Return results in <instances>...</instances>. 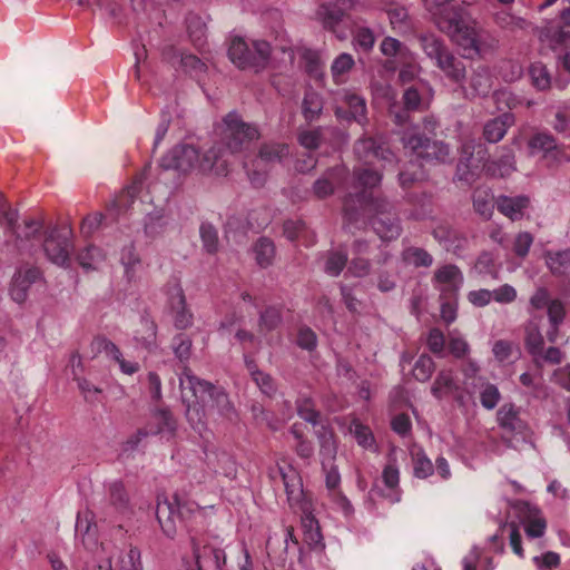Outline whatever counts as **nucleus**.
<instances>
[{"mask_svg":"<svg viewBox=\"0 0 570 570\" xmlns=\"http://www.w3.org/2000/svg\"><path fill=\"white\" fill-rule=\"evenodd\" d=\"M514 124L515 116L512 112H503L484 124L482 137L490 144L499 142Z\"/></svg>","mask_w":570,"mask_h":570,"instance_id":"15","label":"nucleus"},{"mask_svg":"<svg viewBox=\"0 0 570 570\" xmlns=\"http://www.w3.org/2000/svg\"><path fill=\"white\" fill-rule=\"evenodd\" d=\"M181 375L188 383V390L191 393V400L183 392L181 400L186 404V417L188 422L195 428L204 423L205 407L212 403H222L227 401V395L213 383L197 377L190 367L184 366Z\"/></svg>","mask_w":570,"mask_h":570,"instance_id":"5","label":"nucleus"},{"mask_svg":"<svg viewBox=\"0 0 570 570\" xmlns=\"http://www.w3.org/2000/svg\"><path fill=\"white\" fill-rule=\"evenodd\" d=\"M546 262L553 275H564L570 271V248L547 252Z\"/></svg>","mask_w":570,"mask_h":570,"instance_id":"34","label":"nucleus"},{"mask_svg":"<svg viewBox=\"0 0 570 570\" xmlns=\"http://www.w3.org/2000/svg\"><path fill=\"white\" fill-rule=\"evenodd\" d=\"M533 243V236L529 232L519 233L514 239L513 252L519 257H525Z\"/></svg>","mask_w":570,"mask_h":570,"instance_id":"64","label":"nucleus"},{"mask_svg":"<svg viewBox=\"0 0 570 570\" xmlns=\"http://www.w3.org/2000/svg\"><path fill=\"white\" fill-rule=\"evenodd\" d=\"M435 27L460 48L463 59L483 58L492 46L470 12L454 0H422Z\"/></svg>","mask_w":570,"mask_h":570,"instance_id":"1","label":"nucleus"},{"mask_svg":"<svg viewBox=\"0 0 570 570\" xmlns=\"http://www.w3.org/2000/svg\"><path fill=\"white\" fill-rule=\"evenodd\" d=\"M354 66V59L350 53L343 52L337 56L331 67L332 76L337 81L338 77L348 72Z\"/></svg>","mask_w":570,"mask_h":570,"instance_id":"56","label":"nucleus"},{"mask_svg":"<svg viewBox=\"0 0 570 570\" xmlns=\"http://www.w3.org/2000/svg\"><path fill=\"white\" fill-rule=\"evenodd\" d=\"M173 351L175 356L180 362H186L190 358L193 342L190 337L184 333L177 334L173 338Z\"/></svg>","mask_w":570,"mask_h":570,"instance_id":"49","label":"nucleus"},{"mask_svg":"<svg viewBox=\"0 0 570 570\" xmlns=\"http://www.w3.org/2000/svg\"><path fill=\"white\" fill-rule=\"evenodd\" d=\"M43 227L45 223L41 217L24 218L23 224L12 234L16 245L19 246L24 240L39 239L43 235Z\"/></svg>","mask_w":570,"mask_h":570,"instance_id":"24","label":"nucleus"},{"mask_svg":"<svg viewBox=\"0 0 570 570\" xmlns=\"http://www.w3.org/2000/svg\"><path fill=\"white\" fill-rule=\"evenodd\" d=\"M155 513L164 534L174 539L178 525L191 532L190 522L200 514V508L196 502L180 498L178 493L173 495V500L158 494Z\"/></svg>","mask_w":570,"mask_h":570,"instance_id":"4","label":"nucleus"},{"mask_svg":"<svg viewBox=\"0 0 570 570\" xmlns=\"http://www.w3.org/2000/svg\"><path fill=\"white\" fill-rule=\"evenodd\" d=\"M302 525L304 529L305 542L312 548H324V544L322 543L323 535L321 533L318 521L315 519V517L306 515L302 520Z\"/></svg>","mask_w":570,"mask_h":570,"instance_id":"37","label":"nucleus"},{"mask_svg":"<svg viewBox=\"0 0 570 570\" xmlns=\"http://www.w3.org/2000/svg\"><path fill=\"white\" fill-rule=\"evenodd\" d=\"M71 229L53 226L43 232L42 247L47 258L55 265L68 268L71 264Z\"/></svg>","mask_w":570,"mask_h":570,"instance_id":"9","label":"nucleus"},{"mask_svg":"<svg viewBox=\"0 0 570 570\" xmlns=\"http://www.w3.org/2000/svg\"><path fill=\"white\" fill-rule=\"evenodd\" d=\"M524 345L531 356L542 355L544 340L538 322L529 321L524 325Z\"/></svg>","mask_w":570,"mask_h":570,"instance_id":"26","label":"nucleus"},{"mask_svg":"<svg viewBox=\"0 0 570 570\" xmlns=\"http://www.w3.org/2000/svg\"><path fill=\"white\" fill-rule=\"evenodd\" d=\"M561 26L557 29L544 27L540 30V39H549L559 45L570 42V7L560 13Z\"/></svg>","mask_w":570,"mask_h":570,"instance_id":"23","label":"nucleus"},{"mask_svg":"<svg viewBox=\"0 0 570 570\" xmlns=\"http://www.w3.org/2000/svg\"><path fill=\"white\" fill-rule=\"evenodd\" d=\"M322 132L320 128L306 130L298 135V142L306 149L315 150L321 146Z\"/></svg>","mask_w":570,"mask_h":570,"instance_id":"63","label":"nucleus"},{"mask_svg":"<svg viewBox=\"0 0 570 570\" xmlns=\"http://www.w3.org/2000/svg\"><path fill=\"white\" fill-rule=\"evenodd\" d=\"M499 426L509 433H522L527 424L519 416V411L513 404H504L498 411Z\"/></svg>","mask_w":570,"mask_h":570,"instance_id":"21","label":"nucleus"},{"mask_svg":"<svg viewBox=\"0 0 570 570\" xmlns=\"http://www.w3.org/2000/svg\"><path fill=\"white\" fill-rule=\"evenodd\" d=\"M135 340L148 351L156 347L157 325L149 314L145 313L140 316L136 328Z\"/></svg>","mask_w":570,"mask_h":570,"instance_id":"22","label":"nucleus"},{"mask_svg":"<svg viewBox=\"0 0 570 570\" xmlns=\"http://www.w3.org/2000/svg\"><path fill=\"white\" fill-rule=\"evenodd\" d=\"M372 215L370 225L375 234L384 242L400 237L402 226L395 206L386 197H376L368 204Z\"/></svg>","mask_w":570,"mask_h":570,"instance_id":"8","label":"nucleus"},{"mask_svg":"<svg viewBox=\"0 0 570 570\" xmlns=\"http://www.w3.org/2000/svg\"><path fill=\"white\" fill-rule=\"evenodd\" d=\"M318 19L321 20L323 28L335 33L340 40L345 39V33H338L336 28L343 21L345 14L336 4L332 2L322 3L316 12Z\"/></svg>","mask_w":570,"mask_h":570,"instance_id":"19","label":"nucleus"},{"mask_svg":"<svg viewBox=\"0 0 570 570\" xmlns=\"http://www.w3.org/2000/svg\"><path fill=\"white\" fill-rule=\"evenodd\" d=\"M296 410L299 417L307 423H311L313 426L320 424L321 413L315 410L314 402L311 397H299L296 401Z\"/></svg>","mask_w":570,"mask_h":570,"instance_id":"43","label":"nucleus"},{"mask_svg":"<svg viewBox=\"0 0 570 570\" xmlns=\"http://www.w3.org/2000/svg\"><path fill=\"white\" fill-rule=\"evenodd\" d=\"M105 256L101 249L95 245H88L76 256L78 264L87 272L97 269L98 264L102 262Z\"/></svg>","mask_w":570,"mask_h":570,"instance_id":"35","label":"nucleus"},{"mask_svg":"<svg viewBox=\"0 0 570 570\" xmlns=\"http://www.w3.org/2000/svg\"><path fill=\"white\" fill-rule=\"evenodd\" d=\"M351 432L357 443L365 449L371 448L375 442L371 429L358 421H353Z\"/></svg>","mask_w":570,"mask_h":570,"instance_id":"54","label":"nucleus"},{"mask_svg":"<svg viewBox=\"0 0 570 570\" xmlns=\"http://www.w3.org/2000/svg\"><path fill=\"white\" fill-rule=\"evenodd\" d=\"M109 504L121 515L132 513L130 497L122 481H114L108 485Z\"/></svg>","mask_w":570,"mask_h":570,"instance_id":"18","label":"nucleus"},{"mask_svg":"<svg viewBox=\"0 0 570 570\" xmlns=\"http://www.w3.org/2000/svg\"><path fill=\"white\" fill-rule=\"evenodd\" d=\"M289 155V148L285 144H264L259 148L258 158L266 165L282 163Z\"/></svg>","mask_w":570,"mask_h":570,"instance_id":"31","label":"nucleus"},{"mask_svg":"<svg viewBox=\"0 0 570 570\" xmlns=\"http://www.w3.org/2000/svg\"><path fill=\"white\" fill-rule=\"evenodd\" d=\"M104 219L105 215L99 212L86 216L81 223V234L86 237L91 236L101 226Z\"/></svg>","mask_w":570,"mask_h":570,"instance_id":"62","label":"nucleus"},{"mask_svg":"<svg viewBox=\"0 0 570 570\" xmlns=\"http://www.w3.org/2000/svg\"><path fill=\"white\" fill-rule=\"evenodd\" d=\"M474 210L485 219H489L493 213V204L487 191H478L473 195Z\"/></svg>","mask_w":570,"mask_h":570,"instance_id":"52","label":"nucleus"},{"mask_svg":"<svg viewBox=\"0 0 570 570\" xmlns=\"http://www.w3.org/2000/svg\"><path fill=\"white\" fill-rule=\"evenodd\" d=\"M190 544L196 566L199 570L207 564H212L215 570H222L226 564V554L223 549L215 548L212 544L200 546V542L190 534Z\"/></svg>","mask_w":570,"mask_h":570,"instance_id":"13","label":"nucleus"},{"mask_svg":"<svg viewBox=\"0 0 570 570\" xmlns=\"http://www.w3.org/2000/svg\"><path fill=\"white\" fill-rule=\"evenodd\" d=\"M343 102L348 108L350 114L353 117V121L364 126L367 122L366 116V102L361 96L352 92H345L343 95Z\"/></svg>","mask_w":570,"mask_h":570,"instance_id":"33","label":"nucleus"},{"mask_svg":"<svg viewBox=\"0 0 570 570\" xmlns=\"http://www.w3.org/2000/svg\"><path fill=\"white\" fill-rule=\"evenodd\" d=\"M415 39L419 41L426 57L434 62L435 67H439L452 51L445 41L434 32L416 33Z\"/></svg>","mask_w":570,"mask_h":570,"instance_id":"14","label":"nucleus"},{"mask_svg":"<svg viewBox=\"0 0 570 570\" xmlns=\"http://www.w3.org/2000/svg\"><path fill=\"white\" fill-rule=\"evenodd\" d=\"M497 206L499 212L511 220H520L524 216V210L530 206V198L525 195H502L498 198Z\"/></svg>","mask_w":570,"mask_h":570,"instance_id":"16","label":"nucleus"},{"mask_svg":"<svg viewBox=\"0 0 570 570\" xmlns=\"http://www.w3.org/2000/svg\"><path fill=\"white\" fill-rule=\"evenodd\" d=\"M434 127L435 121L425 119L424 130L428 132H405L402 137V142L404 147L411 149L417 158L428 163L444 164L450 156V147L448 144L429 136V134L433 132Z\"/></svg>","mask_w":570,"mask_h":570,"instance_id":"7","label":"nucleus"},{"mask_svg":"<svg viewBox=\"0 0 570 570\" xmlns=\"http://www.w3.org/2000/svg\"><path fill=\"white\" fill-rule=\"evenodd\" d=\"M204 249L208 254H216L219 247L217 229L209 223H203L199 228Z\"/></svg>","mask_w":570,"mask_h":570,"instance_id":"48","label":"nucleus"},{"mask_svg":"<svg viewBox=\"0 0 570 570\" xmlns=\"http://www.w3.org/2000/svg\"><path fill=\"white\" fill-rule=\"evenodd\" d=\"M455 387L452 372L442 370L438 373L434 383L431 387V393L436 399L441 400L443 395L451 393Z\"/></svg>","mask_w":570,"mask_h":570,"instance_id":"41","label":"nucleus"},{"mask_svg":"<svg viewBox=\"0 0 570 570\" xmlns=\"http://www.w3.org/2000/svg\"><path fill=\"white\" fill-rule=\"evenodd\" d=\"M322 468L325 472V484L330 491H335L341 483V475L333 462L322 460Z\"/></svg>","mask_w":570,"mask_h":570,"instance_id":"59","label":"nucleus"},{"mask_svg":"<svg viewBox=\"0 0 570 570\" xmlns=\"http://www.w3.org/2000/svg\"><path fill=\"white\" fill-rule=\"evenodd\" d=\"M402 261L415 268L430 267L433 264L432 255L422 247L410 246L403 249Z\"/></svg>","mask_w":570,"mask_h":570,"instance_id":"32","label":"nucleus"},{"mask_svg":"<svg viewBox=\"0 0 570 570\" xmlns=\"http://www.w3.org/2000/svg\"><path fill=\"white\" fill-rule=\"evenodd\" d=\"M345 170L343 168H330L325 175L313 184V194L318 199H324L334 193V179L341 176Z\"/></svg>","mask_w":570,"mask_h":570,"instance_id":"29","label":"nucleus"},{"mask_svg":"<svg viewBox=\"0 0 570 570\" xmlns=\"http://www.w3.org/2000/svg\"><path fill=\"white\" fill-rule=\"evenodd\" d=\"M91 346L96 353H106L114 360H120L121 352L118 346L105 336H97L94 338Z\"/></svg>","mask_w":570,"mask_h":570,"instance_id":"53","label":"nucleus"},{"mask_svg":"<svg viewBox=\"0 0 570 570\" xmlns=\"http://www.w3.org/2000/svg\"><path fill=\"white\" fill-rule=\"evenodd\" d=\"M320 442V454L322 455L323 460L333 462L336 453H337V445L335 442V435L334 433L326 435H323L322 439L318 440Z\"/></svg>","mask_w":570,"mask_h":570,"instance_id":"58","label":"nucleus"},{"mask_svg":"<svg viewBox=\"0 0 570 570\" xmlns=\"http://www.w3.org/2000/svg\"><path fill=\"white\" fill-rule=\"evenodd\" d=\"M464 154L465 156L461 157L456 164L453 181H459L465 187H471L479 178V174L476 168H473L471 165L473 153H468L466 149H464Z\"/></svg>","mask_w":570,"mask_h":570,"instance_id":"27","label":"nucleus"},{"mask_svg":"<svg viewBox=\"0 0 570 570\" xmlns=\"http://www.w3.org/2000/svg\"><path fill=\"white\" fill-rule=\"evenodd\" d=\"M462 58L451 51L438 67L451 82L456 85H462L466 79V67Z\"/></svg>","mask_w":570,"mask_h":570,"instance_id":"20","label":"nucleus"},{"mask_svg":"<svg viewBox=\"0 0 570 570\" xmlns=\"http://www.w3.org/2000/svg\"><path fill=\"white\" fill-rule=\"evenodd\" d=\"M494 164L499 167L501 176L510 175L512 171H514L515 161L512 149L503 147L501 156Z\"/></svg>","mask_w":570,"mask_h":570,"instance_id":"61","label":"nucleus"},{"mask_svg":"<svg viewBox=\"0 0 570 570\" xmlns=\"http://www.w3.org/2000/svg\"><path fill=\"white\" fill-rule=\"evenodd\" d=\"M501 399L499 389L491 383H488L480 394V401L483 407L487 410L494 409Z\"/></svg>","mask_w":570,"mask_h":570,"instance_id":"57","label":"nucleus"},{"mask_svg":"<svg viewBox=\"0 0 570 570\" xmlns=\"http://www.w3.org/2000/svg\"><path fill=\"white\" fill-rule=\"evenodd\" d=\"M166 295L170 309L183 308L186 305V296L178 278L173 277L166 284Z\"/></svg>","mask_w":570,"mask_h":570,"instance_id":"45","label":"nucleus"},{"mask_svg":"<svg viewBox=\"0 0 570 570\" xmlns=\"http://www.w3.org/2000/svg\"><path fill=\"white\" fill-rule=\"evenodd\" d=\"M434 472V466L423 450L413 454V474L417 479H426Z\"/></svg>","mask_w":570,"mask_h":570,"instance_id":"47","label":"nucleus"},{"mask_svg":"<svg viewBox=\"0 0 570 570\" xmlns=\"http://www.w3.org/2000/svg\"><path fill=\"white\" fill-rule=\"evenodd\" d=\"M353 151L356 159L363 165H372L375 159L389 164L397 163L395 154L385 145L382 138L361 137L355 141Z\"/></svg>","mask_w":570,"mask_h":570,"instance_id":"11","label":"nucleus"},{"mask_svg":"<svg viewBox=\"0 0 570 570\" xmlns=\"http://www.w3.org/2000/svg\"><path fill=\"white\" fill-rule=\"evenodd\" d=\"M348 262L347 253L343 250H331L328 252L325 261L324 271L326 274L337 277L345 268Z\"/></svg>","mask_w":570,"mask_h":570,"instance_id":"42","label":"nucleus"},{"mask_svg":"<svg viewBox=\"0 0 570 570\" xmlns=\"http://www.w3.org/2000/svg\"><path fill=\"white\" fill-rule=\"evenodd\" d=\"M261 137L258 128L245 122L236 112H228L223 118L220 139L203 154L199 166L204 173L215 176H227L230 156L242 153Z\"/></svg>","mask_w":570,"mask_h":570,"instance_id":"2","label":"nucleus"},{"mask_svg":"<svg viewBox=\"0 0 570 570\" xmlns=\"http://www.w3.org/2000/svg\"><path fill=\"white\" fill-rule=\"evenodd\" d=\"M434 371L435 363L433 358L428 354H422L414 363L412 374L416 381L426 382L431 379Z\"/></svg>","mask_w":570,"mask_h":570,"instance_id":"44","label":"nucleus"},{"mask_svg":"<svg viewBox=\"0 0 570 570\" xmlns=\"http://www.w3.org/2000/svg\"><path fill=\"white\" fill-rule=\"evenodd\" d=\"M529 147L532 154L549 153L557 148V142L552 135L539 132L529 140Z\"/></svg>","mask_w":570,"mask_h":570,"instance_id":"50","label":"nucleus"},{"mask_svg":"<svg viewBox=\"0 0 570 570\" xmlns=\"http://www.w3.org/2000/svg\"><path fill=\"white\" fill-rule=\"evenodd\" d=\"M352 177L353 187L360 190L347 193L343 198V218L348 225L357 223L363 208L376 198L372 196V189L381 185L383 174L371 165H362L353 168Z\"/></svg>","mask_w":570,"mask_h":570,"instance_id":"3","label":"nucleus"},{"mask_svg":"<svg viewBox=\"0 0 570 570\" xmlns=\"http://www.w3.org/2000/svg\"><path fill=\"white\" fill-rule=\"evenodd\" d=\"M263 394L268 397H273L277 391L276 384L273 377L265 372H259L252 377Z\"/></svg>","mask_w":570,"mask_h":570,"instance_id":"60","label":"nucleus"},{"mask_svg":"<svg viewBox=\"0 0 570 570\" xmlns=\"http://www.w3.org/2000/svg\"><path fill=\"white\" fill-rule=\"evenodd\" d=\"M166 226L167 219L163 210L151 212L145 218V234L150 238H155L163 234Z\"/></svg>","mask_w":570,"mask_h":570,"instance_id":"40","label":"nucleus"},{"mask_svg":"<svg viewBox=\"0 0 570 570\" xmlns=\"http://www.w3.org/2000/svg\"><path fill=\"white\" fill-rule=\"evenodd\" d=\"M153 419L155 420L157 426L156 429H150L151 434H159L163 432L174 434L176 432L177 423L168 409L165 407L154 410Z\"/></svg>","mask_w":570,"mask_h":570,"instance_id":"36","label":"nucleus"},{"mask_svg":"<svg viewBox=\"0 0 570 570\" xmlns=\"http://www.w3.org/2000/svg\"><path fill=\"white\" fill-rule=\"evenodd\" d=\"M324 107V100L321 94L312 87L306 88L302 101V115L304 119L312 122L320 118Z\"/></svg>","mask_w":570,"mask_h":570,"instance_id":"25","label":"nucleus"},{"mask_svg":"<svg viewBox=\"0 0 570 570\" xmlns=\"http://www.w3.org/2000/svg\"><path fill=\"white\" fill-rule=\"evenodd\" d=\"M529 75L531 77L532 85L538 90H548L551 87V73L547 66L541 61H535L529 67Z\"/></svg>","mask_w":570,"mask_h":570,"instance_id":"38","label":"nucleus"},{"mask_svg":"<svg viewBox=\"0 0 570 570\" xmlns=\"http://www.w3.org/2000/svg\"><path fill=\"white\" fill-rule=\"evenodd\" d=\"M202 157L203 155L200 156L194 146L177 145L161 158L160 167L165 170L171 169L183 174L198 169L205 174L199 166Z\"/></svg>","mask_w":570,"mask_h":570,"instance_id":"10","label":"nucleus"},{"mask_svg":"<svg viewBox=\"0 0 570 570\" xmlns=\"http://www.w3.org/2000/svg\"><path fill=\"white\" fill-rule=\"evenodd\" d=\"M282 323V314L278 308L268 306L259 314L258 327L261 332H272Z\"/></svg>","mask_w":570,"mask_h":570,"instance_id":"46","label":"nucleus"},{"mask_svg":"<svg viewBox=\"0 0 570 570\" xmlns=\"http://www.w3.org/2000/svg\"><path fill=\"white\" fill-rule=\"evenodd\" d=\"M301 58L304 62V71L316 81L324 82V63L321 53L314 49H304Z\"/></svg>","mask_w":570,"mask_h":570,"instance_id":"28","label":"nucleus"},{"mask_svg":"<svg viewBox=\"0 0 570 570\" xmlns=\"http://www.w3.org/2000/svg\"><path fill=\"white\" fill-rule=\"evenodd\" d=\"M117 567L118 570H142L140 550L130 544L128 550L120 552Z\"/></svg>","mask_w":570,"mask_h":570,"instance_id":"39","label":"nucleus"},{"mask_svg":"<svg viewBox=\"0 0 570 570\" xmlns=\"http://www.w3.org/2000/svg\"><path fill=\"white\" fill-rule=\"evenodd\" d=\"M510 505L515 511L520 521L528 523L525 533L529 538L537 539L544 534L547 521L537 505L524 500H515Z\"/></svg>","mask_w":570,"mask_h":570,"instance_id":"12","label":"nucleus"},{"mask_svg":"<svg viewBox=\"0 0 570 570\" xmlns=\"http://www.w3.org/2000/svg\"><path fill=\"white\" fill-rule=\"evenodd\" d=\"M469 88L473 98H487L492 92L493 78L488 67L478 66L472 70Z\"/></svg>","mask_w":570,"mask_h":570,"instance_id":"17","label":"nucleus"},{"mask_svg":"<svg viewBox=\"0 0 570 570\" xmlns=\"http://www.w3.org/2000/svg\"><path fill=\"white\" fill-rule=\"evenodd\" d=\"M255 261L262 268H266L273 264L275 257L274 242L268 237H259L253 245Z\"/></svg>","mask_w":570,"mask_h":570,"instance_id":"30","label":"nucleus"},{"mask_svg":"<svg viewBox=\"0 0 570 570\" xmlns=\"http://www.w3.org/2000/svg\"><path fill=\"white\" fill-rule=\"evenodd\" d=\"M227 53L237 68L259 72L269 63L272 47L265 40H253L249 45L236 36L232 39Z\"/></svg>","mask_w":570,"mask_h":570,"instance_id":"6","label":"nucleus"},{"mask_svg":"<svg viewBox=\"0 0 570 570\" xmlns=\"http://www.w3.org/2000/svg\"><path fill=\"white\" fill-rule=\"evenodd\" d=\"M186 23L190 39L196 43H202L206 33V24L202 18L196 14H191L186 19Z\"/></svg>","mask_w":570,"mask_h":570,"instance_id":"51","label":"nucleus"},{"mask_svg":"<svg viewBox=\"0 0 570 570\" xmlns=\"http://www.w3.org/2000/svg\"><path fill=\"white\" fill-rule=\"evenodd\" d=\"M30 286L31 284L27 283L22 276L16 273L10 287V295L12 299L17 303H23L27 299Z\"/></svg>","mask_w":570,"mask_h":570,"instance_id":"55","label":"nucleus"}]
</instances>
